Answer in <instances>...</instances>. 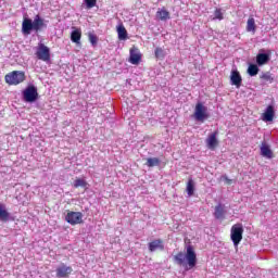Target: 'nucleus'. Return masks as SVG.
<instances>
[{
    "mask_svg": "<svg viewBox=\"0 0 278 278\" xmlns=\"http://www.w3.org/2000/svg\"><path fill=\"white\" fill-rule=\"evenodd\" d=\"M174 261L176 262V264H178V266H185L187 262L189 270L194 268V266H197V252L194 251V247L190 244L187 245L186 253L178 252L174 256Z\"/></svg>",
    "mask_w": 278,
    "mask_h": 278,
    "instance_id": "nucleus-1",
    "label": "nucleus"
},
{
    "mask_svg": "<svg viewBox=\"0 0 278 278\" xmlns=\"http://www.w3.org/2000/svg\"><path fill=\"white\" fill-rule=\"evenodd\" d=\"M42 27H45V20H42L40 15H36L34 21H31V18L25 17L22 23V31L26 36H29V34H31V30L40 31Z\"/></svg>",
    "mask_w": 278,
    "mask_h": 278,
    "instance_id": "nucleus-2",
    "label": "nucleus"
},
{
    "mask_svg": "<svg viewBox=\"0 0 278 278\" xmlns=\"http://www.w3.org/2000/svg\"><path fill=\"white\" fill-rule=\"evenodd\" d=\"M5 83L9 86H18V84H23L25 80V72L13 71L4 76Z\"/></svg>",
    "mask_w": 278,
    "mask_h": 278,
    "instance_id": "nucleus-3",
    "label": "nucleus"
},
{
    "mask_svg": "<svg viewBox=\"0 0 278 278\" xmlns=\"http://www.w3.org/2000/svg\"><path fill=\"white\" fill-rule=\"evenodd\" d=\"M193 118L199 123H205L206 118H210L207 106L203 105L202 102H198L194 108Z\"/></svg>",
    "mask_w": 278,
    "mask_h": 278,
    "instance_id": "nucleus-4",
    "label": "nucleus"
},
{
    "mask_svg": "<svg viewBox=\"0 0 278 278\" xmlns=\"http://www.w3.org/2000/svg\"><path fill=\"white\" fill-rule=\"evenodd\" d=\"M242 233H244V227L242 224H235L230 229V238L235 244L238 247L242 242Z\"/></svg>",
    "mask_w": 278,
    "mask_h": 278,
    "instance_id": "nucleus-5",
    "label": "nucleus"
},
{
    "mask_svg": "<svg viewBox=\"0 0 278 278\" xmlns=\"http://www.w3.org/2000/svg\"><path fill=\"white\" fill-rule=\"evenodd\" d=\"M35 55L37 56V60H41V62L51 61V50L45 43L38 45Z\"/></svg>",
    "mask_w": 278,
    "mask_h": 278,
    "instance_id": "nucleus-6",
    "label": "nucleus"
},
{
    "mask_svg": "<svg viewBox=\"0 0 278 278\" xmlns=\"http://www.w3.org/2000/svg\"><path fill=\"white\" fill-rule=\"evenodd\" d=\"M65 220L70 225H81V223H84V213L67 211V214L65 216Z\"/></svg>",
    "mask_w": 278,
    "mask_h": 278,
    "instance_id": "nucleus-7",
    "label": "nucleus"
},
{
    "mask_svg": "<svg viewBox=\"0 0 278 278\" xmlns=\"http://www.w3.org/2000/svg\"><path fill=\"white\" fill-rule=\"evenodd\" d=\"M23 97L26 103H34L38 99V89L36 86L30 85L23 91Z\"/></svg>",
    "mask_w": 278,
    "mask_h": 278,
    "instance_id": "nucleus-8",
    "label": "nucleus"
},
{
    "mask_svg": "<svg viewBox=\"0 0 278 278\" xmlns=\"http://www.w3.org/2000/svg\"><path fill=\"white\" fill-rule=\"evenodd\" d=\"M128 62L135 66H138V64L142 62V53H140V49H138V47L132 46L130 48Z\"/></svg>",
    "mask_w": 278,
    "mask_h": 278,
    "instance_id": "nucleus-9",
    "label": "nucleus"
},
{
    "mask_svg": "<svg viewBox=\"0 0 278 278\" xmlns=\"http://www.w3.org/2000/svg\"><path fill=\"white\" fill-rule=\"evenodd\" d=\"M58 278H68L73 274V267L62 263L55 270Z\"/></svg>",
    "mask_w": 278,
    "mask_h": 278,
    "instance_id": "nucleus-10",
    "label": "nucleus"
},
{
    "mask_svg": "<svg viewBox=\"0 0 278 278\" xmlns=\"http://www.w3.org/2000/svg\"><path fill=\"white\" fill-rule=\"evenodd\" d=\"M217 136H218V130H215L214 132L208 135V137L206 138V147L211 151H215L216 147H218V138H216Z\"/></svg>",
    "mask_w": 278,
    "mask_h": 278,
    "instance_id": "nucleus-11",
    "label": "nucleus"
},
{
    "mask_svg": "<svg viewBox=\"0 0 278 278\" xmlns=\"http://www.w3.org/2000/svg\"><path fill=\"white\" fill-rule=\"evenodd\" d=\"M261 155L262 157H266L267 160H273L275 157V154L273 153V150H270V146L266 143V141H263L261 143Z\"/></svg>",
    "mask_w": 278,
    "mask_h": 278,
    "instance_id": "nucleus-12",
    "label": "nucleus"
},
{
    "mask_svg": "<svg viewBox=\"0 0 278 278\" xmlns=\"http://www.w3.org/2000/svg\"><path fill=\"white\" fill-rule=\"evenodd\" d=\"M148 249L150 253H154V251H164V240L156 239L148 243Z\"/></svg>",
    "mask_w": 278,
    "mask_h": 278,
    "instance_id": "nucleus-13",
    "label": "nucleus"
},
{
    "mask_svg": "<svg viewBox=\"0 0 278 278\" xmlns=\"http://www.w3.org/2000/svg\"><path fill=\"white\" fill-rule=\"evenodd\" d=\"M270 62V50H268L267 53H258L256 55V64L258 66H264L265 64H268Z\"/></svg>",
    "mask_w": 278,
    "mask_h": 278,
    "instance_id": "nucleus-14",
    "label": "nucleus"
},
{
    "mask_svg": "<svg viewBox=\"0 0 278 278\" xmlns=\"http://www.w3.org/2000/svg\"><path fill=\"white\" fill-rule=\"evenodd\" d=\"M230 81L232 86H236V88H240V86H242V76L240 75V72L232 71L230 75Z\"/></svg>",
    "mask_w": 278,
    "mask_h": 278,
    "instance_id": "nucleus-15",
    "label": "nucleus"
},
{
    "mask_svg": "<svg viewBox=\"0 0 278 278\" xmlns=\"http://www.w3.org/2000/svg\"><path fill=\"white\" fill-rule=\"evenodd\" d=\"M275 118V106L268 105L265 112L263 113V121L265 123H270Z\"/></svg>",
    "mask_w": 278,
    "mask_h": 278,
    "instance_id": "nucleus-16",
    "label": "nucleus"
},
{
    "mask_svg": "<svg viewBox=\"0 0 278 278\" xmlns=\"http://www.w3.org/2000/svg\"><path fill=\"white\" fill-rule=\"evenodd\" d=\"M225 206L223 204H217L215 206L214 216L217 220H220L222 218H225Z\"/></svg>",
    "mask_w": 278,
    "mask_h": 278,
    "instance_id": "nucleus-17",
    "label": "nucleus"
},
{
    "mask_svg": "<svg viewBox=\"0 0 278 278\" xmlns=\"http://www.w3.org/2000/svg\"><path fill=\"white\" fill-rule=\"evenodd\" d=\"M71 40L72 42H75V45H79L81 40V29L77 28L73 30L71 34Z\"/></svg>",
    "mask_w": 278,
    "mask_h": 278,
    "instance_id": "nucleus-18",
    "label": "nucleus"
},
{
    "mask_svg": "<svg viewBox=\"0 0 278 278\" xmlns=\"http://www.w3.org/2000/svg\"><path fill=\"white\" fill-rule=\"evenodd\" d=\"M117 35L119 40H127V29L125 28V25L119 24L117 26Z\"/></svg>",
    "mask_w": 278,
    "mask_h": 278,
    "instance_id": "nucleus-19",
    "label": "nucleus"
},
{
    "mask_svg": "<svg viewBox=\"0 0 278 278\" xmlns=\"http://www.w3.org/2000/svg\"><path fill=\"white\" fill-rule=\"evenodd\" d=\"M156 16L160 18V21H168V18H170V12H168L166 9H162L156 12Z\"/></svg>",
    "mask_w": 278,
    "mask_h": 278,
    "instance_id": "nucleus-20",
    "label": "nucleus"
},
{
    "mask_svg": "<svg viewBox=\"0 0 278 278\" xmlns=\"http://www.w3.org/2000/svg\"><path fill=\"white\" fill-rule=\"evenodd\" d=\"M10 219V213L5 211V206L3 204H0V220L3 223H8Z\"/></svg>",
    "mask_w": 278,
    "mask_h": 278,
    "instance_id": "nucleus-21",
    "label": "nucleus"
},
{
    "mask_svg": "<svg viewBox=\"0 0 278 278\" xmlns=\"http://www.w3.org/2000/svg\"><path fill=\"white\" fill-rule=\"evenodd\" d=\"M255 29H257V26L255 25V18L249 17L247 22V31H252L255 34Z\"/></svg>",
    "mask_w": 278,
    "mask_h": 278,
    "instance_id": "nucleus-22",
    "label": "nucleus"
},
{
    "mask_svg": "<svg viewBox=\"0 0 278 278\" xmlns=\"http://www.w3.org/2000/svg\"><path fill=\"white\" fill-rule=\"evenodd\" d=\"M161 161L157 157H149L147 159L146 166L149 168H153V166H160Z\"/></svg>",
    "mask_w": 278,
    "mask_h": 278,
    "instance_id": "nucleus-23",
    "label": "nucleus"
},
{
    "mask_svg": "<svg viewBox=\"0 0 278 278\" xmlns=\"http://www.w3.org/2000/svg\"><path fill=\"white\" fill-rule=\"evenodd\" d=\"M154 56L156 60H164V58H166V51H164L161 47H156L154 50Z\"/></svg>",
    "mask_w": 278,
    "mask_h": 278,
    "instance_id": "nucleus-24",
    "label": "nucleus"
},
{
    "mask_svg": "<svg viewBox=\"0 0 278 278\" xmlns=\"http://www.w3.org/2000/svg\"><path fill=\"white\" fill-rule=\"evenodd\" d=\"M260 79L263 81H266L267 84H273L275 81V78L273 77V74L270 72H265L260 76Z\"/></svg>",
    "mask_w": 278,
    "mask_h": 278,
    "instance_id": "nucleus-25",
    "label": "nucleus"
},
{
    "mask_svg": "<svg viewBox=\"0 0 278 278\" xmlns=\"http://www.w3.org/2000/svg\"><path fill=\"white\" fill-rule=\"evenodd\" d=\"M73 186L74 188H88V182L83 178H76Z\"/></svg>",
    "mask_w": 278,
    "mask_h": 278,
    "instance_id": "nucleus-26",
    "label": "nucleus"
},
{
    "mask_svg": "<svg viewBox=\"0 0 278 278\" xmlns=\"http://www.w3.org/2000/svg\"><path fill=\"white\" fill-rule=\"evenodd\" d=\"M260 73V67L256 64H250L248 67V74L250 77H255Z\"/></svg>",
    "mask_w": 278,
    "mask_h": 278,
    "instance_id": "nucleus-27",
    "label": "nucleus"
},
{
    "mask_svg": "<svg viewBox=\"0 0 278 278\" xmlns=\"http://www.w3.org/2000/svg\"><path fill=\"white\" fill-rule=\"evenodd\" d=\"M187 193L188 197H192V194H194V180H192V178H189L187 182Z\"/></svg>",
    "mask_w": 278,
    "mask_h": 278,
    "instance_id": "nucleus-28",
    "label": "nucleus"
},
{
    "mask_svg": "<svg viewBox=\"0 0 278 278\" xmlns=\"http://www.w3.org/2000/svg\"><path fill=\"white\" fill-rule=\"evenodd\" d=\"M89 42L94 47L99 42V37L94 35L93 33H88Z\"/></svg>",
    "mask_w": 278,
    "mask_h": 278,
    "instance_id": "nucleus-29",
    "label": "nucleus"
},
{
    "mask_svg": "<svg viewBox=\"0 0 278 278\" xmlns=\"http://www.w3.org/2000/svg\"><path fill=\"white\" fill-rule=\"evenodd\" d=\"M87 10H92L97 7V0H85Z\"/></svg>",
    "mask_w": 278,
    "mask_h": 278,
    "instance_id": "nucleus-30",
    "label": "nucleus"
},
{
    "mask_svg": "<svg viewBox=\"0 0 278 278\" xmlns=\"http://www.w3.org/2000/svg\"><path fill=\"white\" fill-rule=\"evenodd\" d=\"M214 18H216L217 21H223L224 16H223V11L220 9H216L214 12Z\"/></svg>",
    "mask_w": 278,
    "mask_h": 278,
    "instance_id": "nucleus-31",
    "label": "nucleus"
},
{
    "mask_svg": "<svg viewBox=\"0 0 278 278\" xmlns=\"http://www.w3.org/2000/svg\"><path fill=\"white\" fill-rule=\"evenodd\" d=\"M223 179L226 181L228 186H231V184H233V180L229 179V177L227 176H223Z\"/></svg>",
    "mask_w": 278,
    "mask_h": 278,
    "instance_id": "nucleus-32",
    "label": "nucleus"
}]
</instances>
